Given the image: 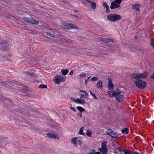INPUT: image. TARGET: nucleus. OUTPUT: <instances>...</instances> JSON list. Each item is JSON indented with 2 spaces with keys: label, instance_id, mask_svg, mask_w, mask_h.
Returning a JSON list of instances; mask_svg holds the SVG:
<instances>
[{
  "label": "nucleus",
  "instance_id": "obj_1",
  "mask_svg": "<svg viewBox=\"0 0 154 154\" xmlns=\"http://www.w3.org/2000/svg\"><path fill=\"white\" fill-rule=\"evenodd\" d=\"M107 19L109 21L115 22L120 20L121 17L119 15L114 14H110L107 17Z\"/></svg>",
  "mask_w": 154,
  "mask_h": 154
},
{
  "label": "nucleus",
  "instance_id": "obj_2",
  "mask_svg": "<svg viewBox=\"0 0 154 154\" xmlns=\"http://www.w3.org/2000/svg\"><path fill=\"white\" fill-rule=\"evenodd\" d=\"M134 82L137 87L140 89H144L146 86V82L143 81L141 79L138 80H134Z\"/></svg>",
  "mask_w": 154,
  "mask_h": 154
},
{
  "label": "nucleus",
  "instance_id": "obj_3",
  "mask_svg": "<svg viewBox=\"0 0 154 154\" xmlns=\"http://www.w3.org/2000/svg\"><path fill=\"white\" fill-rule=\"evenodd\" d=\"M66 79V77L63 75H56L54 80L56 84H59L62 82H64Z\"/></svg>",
  "mask_w": 154,
  "mask_h": 154
},
{
  "label": "nucleus",
  "instance_id": "obj_4",
  "mask_svg": "<svg viewBox=\"0 0 154 154\" xmlns=\"http://www.w3.org/2000/svg\"><path fill=\"white\" fill-rule=\"evenodd\" d=\"M107 142L106 141H104L101 143V148H100L98 149V150L101 152L103 154H106L108 151V150L106 147Z\"/></svg>",
  "mask_w": 154,
  "mask_h": 154
},
{
  "label": "nucleus",
  "instance_id": "obj_5",
  "mask_svg": "<svg viewBox=\"0 0 154 154\" xmlns=\"http://www.w3.org/2000/svg\"><path fill=\"white\" fill-rule=\"evenodd\" d=\"M122 0H115L111 3L110 8L112 10L119 8L122 2Z\"/></svg>",
  "mask_w": 154,
  "mask_h": 154
},
{
  "label": "nucleus",
  "instance_id": "obj_6",
  "mask_svg": "<svg viewBox=\"0 0 154 154\" xmlns=\"http://www.w3.org/2000/svg\"><path fill=\"white\" fill-rule=\"evenodd\" d=\"M106 133L113 138H116L118 136V134L110 129H108L107 131H106Z\"/></svg>",
  "mask_w": 154,
  "mask_h": 154
},
{
  "label": "nucleus",
  "instance_id": "obj_7",
  "mask_svg": "<svg viewBox=\"0 0 154 154\" xmlns=\"http://www.w3.org/2000/svg\"><path fill=\"white\" fill-rule=\"evenodd\" d=\"M62 26L64 28L66 29H70L74 28H77V27L75 25L72 24H69L66 23H63L62 24Z\"/></svg>",
  "mask_w": 154,
  "mask_h": 154
},
{
  "label": "nucleus",
  "instance_id": "obj_8",
  "mask_svg": "<svg viewBox=\"0 0 154 154\" xmlns=\"http://www.w3.org/2000/svg\"><path fill=\"white\" fill-rule=\"evenodd\" d=\"M121 91L118 89H117L116 91H110L107 92V94L109 96L112 97H116L117 95L119 94L120 93H121Z\"/></svg>",
  "mask_w": 154,
  "mask_h": 154
},
{
  "label": "nucleus",
  "instance_id": "obj_9",
  "mask_svg": "<svg viewBox=\"0 0 154 154\" xmlns=\"http://www.w3.org/2000/svg\"><path fill=\"white\" fill-rule=\"evenodd\" d=\"M71 99L72 101L77 103L83 105L86 103L85 100L80 98L75 99L73 97H71Z\"/></svg>",
  "mask_w": 154,
  "mask_h": 154
},
{
  "label": "nucleus",
  "instance_id": "obj_10",
  "mask_svg": "<svg viewBox=\"0 0 154 154\" xmlns=\"http://www.w3.org/2000/svg\"><path fill=\"white\" fill-rule=\"evenodd\" d=\"M121 93H120L119 94L117 95L116 96V98L118 101L121 102H122L124 97L123 95L120 94Z\"/></svg>",
  "mask_w": 154,
  "mask_h": 154
},
{
  "label": "nucleus",
  "instance_id": "obj_11",
  "mask_svg": "<svg viewBox=\"0 0 154 154\" xmlns=\"http://www.w3.org/2000/svg\"><path fill=\"white\" fill-rule=\"evenodd\" d=\"M140 74L141 79H144L148 76L149 72L147 71H145L142 73H140Z\"/></svg>",
  "mask_w": 154,
  "mask_h": 154
},
{
  "label": "nucleus",
  "instance_id": "obj_12",
  "mask_svg": "<svg viewBox=\"0 0 154 154\" xmlns=\"http://www.w3.org/2000/svg\"><path fill=\"white\" fill-rule=\"evenodd\" d=\"M47 135L48 137H50L56 139H59V137L58 135L55 134L51 133H48Z\"/></svg>",
  "mask_w": 154,
  "mask_h": 154
},
{
  "label": "nucleus",
  "instance_id": "obj_13",
  "mask_svg": "<svg viewBox=\"0 0 154 154\" xmlns=\"http://www.w3.org/2000/svg\"><path fill=\"white\" fill-rule=\"evenodd\" d=\"M101 40L105 43H108L109 42H112L113 41V40L112 39L102 38L101 39Z\"/></svg>",
  "mask_w": 154,
  "mask_h": 154
},
{
  "label": "nucleus",
  "instance_id": "obj_14",
  "mask_svg": "<svg viewBox=\"0 0 154 154\" xmlns=\"http://www.w3.org/2000/svg\"><path fill=\"white\" fill-rule=\"evenodd\" d=\"M108 88L110 89H112L113 88V85L112 84V80L109 79V83L108 85Z\"/></svg>",
  "mask_w": 154,
  "mask_h": 154
},
{
  "label": "nucleus",
  "instance_id": "obj_15",
  "mask_svg": "<svg viewBox=\"0 0 154 154\" xmlns=\"http://www.w3.org/2000/svg\"><path fill=\"white\" fill-rule=\"evenodd\" d=\"M29 23L32 24H37L38 23V22L35 20L33 18H30L29 19Z\"/></svg>",
  "mask_w": 154,
  "mask_h": 154
},
{
  "label": "nucleus",
  "instance_id": "obj_16",
  "mask_svg": "<svg viewBox=\"0 0 154 154\" xmlns=\"http://www.w3.org/2000/svg\"><path fill=\"white\" fill-rule=\"evenodd\" d=\"M103 83L101 81H99L97 83V88L101 89L102 88Z\"/></svg>",
  "mask_w": 154,
  "mask_h": 154
},
{
  "label": "nucleus",
  "instance_id": "obj_17",
  "mask_svg": "<svg viewBox=\"0 0 154 154\" xmlns=\"http://www.w3.org/2000/svg\"><path fill=\"white\" fill-rule=\"evenodd\" d=\"M90 3L91 4V6L93 9H95L96 8V4L94 2H91Z\"/></svg>",
  "mask_w": 154,
  "mask_h": 154
},
{
  "label": "nucleus",
  "instance_id": "obj_18",
  "mask_svg": "<svg viewBox=\"0 0 154 154\" xmlns=\"http://www.w3.org/2000/svg\"><path fill=\"white\" fill-rule=\"evenodd\" d=\"M84 127H82L81 128H80V129L79 130V132H78V134H81V135H85V134L83 132V129H84Z\"/></svg>",
  "mask_w": 154,
  "mask_h": 154
},
{
  "label": "nucleus",
  "instance_id": "obj_19",
  "mask_svg": "<svg viewBox=\"0 0 154 154\" xmlns=\"http://www.w3.org/2000/svg\"><path fill=\"white\" fill-rule=\"evenodd\" d=\"M61 72L63 75H66L68 73L69 70L66 69H62Z\"/></svg>",
  "mask_w": 154,
  "mask_h": 154
},
{
  "label": "nucleus",
  "instance_id": "obj_20",
  "mask_svg": "<svg viewBox=\"0 0 154 154\" xmlns=\"http://www.w3.org/2000/svg\"><path fill=\"white\" fill-rule=\"evenodd\" d=\"M77 137H75L73 138L71 140V142L74 144L76 146L77 144Z\"/></svg>",
  "mask_w": 154,
  "mask_h": 154
},
{
  "label": "nucleus",
  "instance_id": "obj_21",
  "mask_svg": "<svg viewBox=\"0 0 154 154\" xmlns=\"http://www.w3.org/2000/svg\"><path fill=\"white\" fill-rule=\"evenodd\" d=\"M92 134V131L90 129L88 130L86 133V135L88 137H91V135Z\"/></svg>",
  "mask_w": 154,
  "mask_h": 154
},
{
  "label": "nucleus",
  "instance_id": "obj_22",
  "mask_svg": "<svg viewBox=\"0 0 154 154\" xmlns=\"http://www.w3.org/2000/svg\"><path fill=\"white\" fill-rule=\"evenodd\" d=\"M141 79L140 74L136 73V78L135 80H138Z\"/></svg>",
  "mask_w": 154,
  "mask_h": 154
},
{
  "label": "nucleus",
  "instance_id": "obj_23",
  "mask_svg": "<svg viewBox=\"0 0 154 154\" xmlns=\"http://www.w3.org/2000/svg\"><path fill=\"white\" fill-rule=\"evenodd\" d=\"M77 109L81 112H82L85 111V109L81 106H78Z\"/></svg>",
  "mask_w": 154,
  "mask_h": 154
},
{
  "label": "nucleus",
  "instance_id": "obj_24",
  "mask_svg": "<svg viewBox=\"0 0 154 154\" xmlns=\"http://www.w3.org/2000/svg\"><path fill=\"white\" fill-rule=\"evenodd\" d=\"M132 8L136 10L137 11H140L139 7L137 5H134L132 7Z\"/></svg>",
  "mask_w": 154,
  "mask_h": 154
},
{
  "label": "nucleus",
  "instance_id": "obj_25",
  "mask_svg": "<svg viewBox=\"0 0 154 154\" xmlns=\"http://www.w3.org/2000/svg\"><path fill=\"white\" fill-rule=\"evenodd\" d=\"M38 88H47V86L45 85H40L39 86Z\"/></svg>",
  "mask_w": 154,
  "mask_h": 154
},
{
  "label": "nucleus",
  "instance_id": "obj_26",
  "mask_svg": "<svg viewBox=\"0 0 154 154\" xmlns=\"http://www.w3.org/2000/svg\"><path fill=\"white\" fill-rule=\"evenodd\" d=\"M86 75V74L84 72H82L80 73L79 75V77L80 78H82L85 77Z\"/></svg>",
  "mask_w": 154,
  "mask_h": 154
},
{
  "label": "nucleus",
  "instance_id": "obj_27",
  "mask_svg": "<svg viewBox=\"0 0 154 154\" xmlns=\"http://www.w3.org/2000/svg\"><path fill=\"white\" fill-rule=\"evenodd\" d=\"M80 92H82L84 93L85 94V96L86 97H88V94L87 93V92L84 90H80L79 91Z\"/></svg>",
  "mask_w": 154,
  "mask_h": 154
},
{
  "label": "nucleus",
  "instance_id": "obj_28",
  "mask_svg": "<svg viewBox=\"0 0 154 154\" xmlns=\"http://www.w3.org/2000/svg\"><path fill=\"white\" fill-rule=\"evenodd\" d=\"M150 45L153 48L154 47V39H152L151 40Z\"/></svg>",
  "mask_w": 154,
  "mask_h": 154
},
{
  "label": "nucleus",
  "instance_id": "obj_29",
  "mask_svg": "<svg viewBox=\"0 0 154 154\" xmlns=\"http://www.w3.org/2000/svg\"><path fill=\"white\" fill-rule=\"evenodd\" d=\"M98 80V78L97 77H94L92 78L91 79V81H92L93 82L95 81H97Z\"/></svg>",
  "mask_w": 154,
  "mask_h": 154
},
{
  "label": "nucleus",
  "instance_id": "obj_30",
  "mask_svg": "<svg viewBox=\"0 0 154 154\" xmlns=\"http://www.w3.org/2000/svg\"><path fill=\"white\" fill-rule=\"evenodd\" d=\"M95 152V150L94 149H91L89 152L87 154H93Z\"/></svg>",
  "mask_w": 154,
  "mask_h": 154
},
{
  "label": "nucleus",
  "instance_id": "obj_31",
  "mask_svg": "<svg viewBox=\"0 0 154 154\" xmlns=\"http://www.w3.org/2000/svg\"><path fill=\"white\" fill-rule=\"evenodd\" d=\"M136 74L133 73L131 75V77L132 79H135Z\"/></svg>",
  "mask_w": 154,
  "mask_h": 154
},
{
  "label": "nucleus",
  "instance_id": "obj_32",
  "mask_svg": "<svg viewBox=\"0 0 154 154\" xmlns=\"http://www.w3.org/2000/svg\"><path fill=\"white\" fill-rule=\"evenodd\" d=\"M135 153V152H131L130 151H128L127 149H126V154H134Z\"/></svg>",
  "mask_w": 154,
  "mask_h": 154
},
{
  "label": "nucleus",
  "instance_id": "obj_33",
  "mask_svg": "<svg viewBox=\"0 0 154 154\" xmlns=\"http://www.w3.org/2000/svg\"><path fill=\"white\" fill-rule=\"evenodd\" d=\"M5 99V97L3 96L2 95L0 94V100L3 101Z\"/></svg>",
  "mask_w": 154,
  "mask_h": 154
},
{
  "label": "nucleus",
  "instance_id": "obj_34",
  "mask_svg": "<svg viewBox=\"0 0 154 154\" xmlns=\"http://www.w3.org/2000/svg\"><path fill=\"white\" fill-rule=\"evenodd\" d=\"M23 20L29 22V19H28L27 17H24L23 18Z\"/></svg>",
  "mask_w": 154,
  "mask_h": 154
},
{
  "label": "nucleus",
  "instance_id": "obj_35",
  "mask_svg": "<svg viewBox=\"0 0 154 154\" xmlns=\"http://www.w3.org/2000/svg\"><path fill=\"white\" fill-rule=\"evenodd\" d=\"M90 93L91 94V95L95 98L96 99H97V98L96 97L95 94H93L91 91H90Z\"/></svg>",
  "mask_w": 154,
  "mask_h": 154
},
{
  "label": "nucleus",
  "instance_id": "obj_36",
  "mask_svg": "<svg viewBox=\"0 0 154 154\" xmlns=\"http://www.w3.org/2000/svg\"><path fill=\"white\" fill-rule=\"evenodd\" d=\"M103 6L105 7V8L109 6L105 2H103Z\"/></svg>",
  "mask_w": 154,
  "mask_h": 154
},
{
  "label": "nucleus",
  "instance_id": "obj_37",
  "mask_svg": "<svg viewBox=\"0 0 154 154\" xmlns=\"http://www.w3.org/2000/svg\"><path fill=\"white\" fill-rule=\"evenodd\" d=\"M106 8V12L107 13H108L109 12V7L108 6Z\"/></svg>",
  "mask_w": 154,
  "mask_h": 154
},
{
  "label": "nucleus",
  "instance_id": "obj_38",
  "mask_svg": "<svg viewBox=\"0 0 154 154\" xmlns=\"http://www.w3.org/2000/svg\"><path fill=\"white\" fill-rule=\"evenodd\" d=\"M150 78L151 79H154V72L151 75Z\"/></svg>",
  "mask_w": 154,
  "mask_h": 154
},
{
  "label": "nucleus",
  "instance_id": "obj_39",
  "mask_svg": "<svg viewBox=\"0 0 154 154\" xmlns=\"http://www.w3.org/2000/svg\"><path fill=\"white\" fill-rule=\"evenodd\" d=\"M129 130L128 129V128H126V134H129Z\"/></svg>",
  "mask_w": 154,
  "mask_h": 154
},
{
  "label": "nucleus",
  "instance_id": "obj_40",
  "mask_svg": "<svg viewBox=\"0 0 154 154\" xmlns=\"http://www.w3.org/2000/svg\"><path fill=\"white\" fill-rule=\"evenodd\" d=\"M116 150L117 151H118L120 152H122V149L120 148H117Z\"/></svg>",
  "mask_w": 154,
  "mask_h": 154
},
{
  "label": "nucleus",
  "instance_id": "obj_41",
  "mask_svg": "<svg viewBox=\"0 0 154 154\" xmlns=\"http://www.w3.org/2000/svg\"><path fill=\"white\" fill-rule=\"evenodd\" d=\"M71 109L72 110H73V111H74V112H76V110H75V109L74 107H71Z\"/></svg>",
  "mask_w": 154,
  "mask_h": 154
},
{
  "label": "nucleus",
  "instance_id": "obj_42",
  "mask_svg": "<svg viewBox=\"0 0 154 154\" xmlns=\"http://www.w3.org/2000/svg\"><path fill=\"white\" fill-rule=\"evenodd\" d=\"M93 154H101V153L99 152H96L95 150V152Z\"/></svg>",
  "mask_w": 154,
  "mask_h": 154
},
{
  "label": "nucleus",
  "instance_id": "obj_43",
  "mask_svg": "<svg viewBox=\"0 0 154 154\" xmlns=\"http://www.w3.org/2000/svg\"><path fill=\"white\" fill-rule=\"evenodd\" d=\"M88 80H85V84L87 85V84H88Z\"/></svg>",
  "mask_w": 154,
  "mask_h": 154
},
{
  "label": "nucleus",
  "instance_id": "obj_44",
  "mask_svg": "<svg viewBox=\"0 0 154 154\" xmlns=\"http://www.w3.org/2000/svg\"><path fill=\"white\" fill-rule=\"evenodd\" d=\"M84 95L83 94H81V95L80 97L81 98H84Z\"/></svg>",
  "mask_w": 154,
  "mask_h": 154
},
{
  "label": "nucleus",
  "instance_id": "obj_45",
  "mask_svg": "<svg viewBox=\"0 0 154 154\" xmlns=\"http://www.w3.org/2000/svg\"><path fill=\"white\" fill-rule=\"evenodd\" d=\"M78 115L80 116L81 117H82V114L81 113H79L78 114Z\"/></svg>",
  "mask_w": 154,
  "mask_h": 154
},
{
  "label": "nucleus",
  "instance_id": "obj_46",
  "mask_svg": "<svg viewBox=\"0 0 154 154\" xmlns=\"http://www.w3.org/2000/svg\"><path fill=\"white\" fill-rule=\"evenodd\" d=\"M134 154H139V153L137 151L135 152V153H134Z\"/></svg>",
  "mask_w": 154,
  "mask_h": 154
},
{
  "label": "nucleus",
  "instance_id": "obj_47",
  "mask_svg": "<svg viewBox=\"0 0 154 154\" xmlns=\"http://www.w3.org/2000/svg\"><path fill=\"white\" fill-rule=\"evenodd\" d=\"M73 73V71H71L69 72V75H71V74H72Z\"/></svg>",
  "mask_w": 154,
  "mask_h": 154
},
{
  "label": "nucleus",
  "instance_id": "obj_48",
  "mask_svg": "<svg viewBox=\"0 0 154 154\" xmlns=\"http://www.w3.org/2000/svg\"><path fill=\"white\" fill-rule=\"evenodd\" d=\"M122 132L123 134H124V132H125V129H123L122 130Z\"/></svg>",
  "mask_w": 154,
  "mask_h": 154
},
{
  "label": "nucleus",
  "instance_id": "obj_49",
  "mask_svg": "<svg viewBox=\"0 0 154 154\" xmlns=\"http://www.w3.org/2000/svg\"><path fill=\"white\" fill-rule=\"evenodd\" d=\"M78 141L79 142H80H80H81V140H78ZM79 144H80V145H81V144H82V143H79Z\"/></svg>",
  "mask_w": 154,
  "mask_h": 154
},
{
  "label": "nucleus",
  "instance_id": "obj_50",
  "mask_svg": "<svg viewBox=\"0 0 154 154\" xmlns=\"http://www.w3.org/2000/svg\"><path fill=\"white\" fill-rule=\"evenodd\" d=\"M86 1L87 2H90H90H92V1H90L89 0H86Z\"/></svg>",
  "mask_w": 154,
  "mask_h": 154
},
{
  "label": "nucleus",
  "instance_id": "obj_51",
  "mask_svg": "<svg viewBox=\"0 0 154 154\" xmlns=\"http://www.w3.org/2000/svg\"><path fill=\"white\" fill-rule=\"evenodd\" d=\"M90 77H91V76L88 77V78H87V80H88L90 79Z\"/></svg>",
  "mask_w": 154,
  "mask_h": 154
},
{
  "label": "nucleus",
  "instance_id": "obj_52",
  "mask_svg": "<svg viewBox=\"0 0 154 154\" xmlns=\"http://www.w3.org/2000/svg\"><path fill=\"white\" fill-rule=\"evenodd\" d=\"M137 37L136 36H135L134 37V39H137Z\"/></svg>",
  "mask_w": 154,
  "mask_h": 154
},
{
  "label": "nucleus",
  "instance_id": "obj_53",
  "mask_svg": "<svg viewBox=\"0 0 154 154\" xmlns=\"http://www.w3.org/2000/svg\"><path fill=\"white\" fill-rule=\"evenodd\" d=\"M8 45V44H5V46H6L7 47Z\"/></svg>",
  "mask_w": 154,
  "mask_h": 154
},
{
  "label": "nucleus",
  "instance_id": "obj_54",
  "mask_svg": "<svg viewBox=\"0 0 154 154\" xmlns=\"http://www.w3.org/2000/svg\"><path fill=\"white\" fill-rule=\"evenodd\" d=\"M123 152H124V154H125V150H123Z\"/></svg>",
  "mask_w": 154,
  "mask_h": 154
},
{
  "label": "nucleus",
  "instance_id": "obj_55",
  "mask_svg": "<svg viewBox=\"0 0 154 154\" xmlns=\"http://www.w3.org/2000/svg\"><path fill=\"white\" fill-rule=\"evenodd\" d=\"M110 108H109V107L108 108V109L109 110H110Z\"/></svg>",
  "mask_w": 154,
  "mask_h": 154
},
{
  "label": "nucleus",
  "instance_id": "obj_56",
  "mask_svg": "<svg viewBox=\"0 0 154 154\" xmlns=\"http://www.w3.org/2000/svg\"><path fill=\"white\" fill-rule=\"evenodd\" d=\"M53 35H53V34H52V35H51V36H52V37H53Z\"/></svg>",
  "mask_w": 154,
  "mask_h": 154
},
{
  "label": "nucleus",
  "instance_id": "obj_57",
  "mask_svg": "<svg viewBox=\"0 0 154 154\" xmlns=\"http://www.w3.org/2000/svg\"><path fill=\"white\" fill-rule=\"evenodd\" d=\"M127 138L128 139V136H127Z\"/></svg>",
  "mask_w": 154,
  "mask_h": 154
},
{
  "label": "nucleus",
  "instance_id": "obj_58",
  "mask_svg": "<svg viewBox=\"0 0 154 154\" xmlns=\"http://www.w3.org/2000/svg\"><path fill=\"white\" fill-rule=\"evenodd\" d=\"M153 0H150L151 1H152Z\"/></svg>",
  "mask_w": 154,
  "mask_h": 154
},
{
  "label": "nucleus",
  "instance_id": "obj_59",
  "mask_svg": "<svg viewBox=\"0 0 154 154\" xmlns=\"http://www.w3.org/2000/svg\"><path fill=\"white\" fill-rule=\"evenodd\" d=\"M153 48H154V47H153Z\"/></svg>",
  "mask_w": 154,
  "mask_h": 154
}]
</instances>
